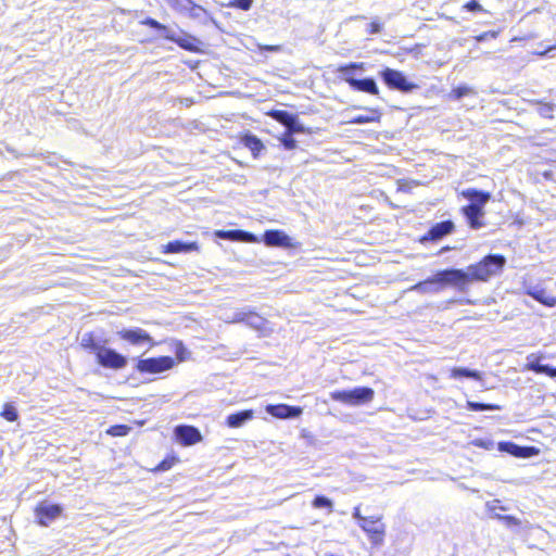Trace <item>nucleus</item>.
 Instances as JSON below:
<instances>
[{
	"mask_svg": "<svg viewBox=\"0 0 556 556\" xmlns=\"http://www.w3.org/2000/svg\"><path fill=\"white\" fill-rule=\"evenodd\" d=\"M506 264V258L501 254H489L477 264L469 265L466 269H457L462 274L458 285L459 291L465 292L467 285L473 281H488L501 274Z\"/></svg>",
	"mask_w": 556,
	"mask_h": 556,
	"instance_id": "obj_1",
	"label": "nucleus"
},
{
	"mask_svg": "<svg viewBox=\"0 0 556 556\" xmlns=\"http://www.w3.org/2000/svg\"><path fill=\"white\" fill-rule=\"evenodd\" d=\"M462 277L455 268L438 271L434 276L414 285L409 290L420 294L439 293L445 286H452L459 290L458 279Z\"/></svg>",
	"mask_w": 556,
	"mask_h": 556,
	"instance_id": "obj_2",
	"label": "nucleus"
},
{
	"mask_svg": "<svg viewBox=\"0 0 556 556\" xmlns=\"http://www.w3.org/2000/svg\"><path fill=\"white\" fill-rule=\"evenodd\" d=\"M375 391L369 387H357L352 390L333 391L330 397L333 401L350 405L359 406L372 401Z\"/></svg>",
	"mask_w": 556,
	"mask_h": 556,
	"instance_id": "obj_3",
	"label": "nucleus"
},
{
	"mask_svg": "<svg viewBox=\"0 0 556 556\" xmlns=\"http://www.w3.org/2000/svg\"><path fill=\"white\" fill-rule=\"evenodd\" d=\"M380 77L389 88L401 92L407 93L418 88L416 84L409 83L402 72L393 68H384L380 72Z\"/></svg>",
	"mask_w": 556,
	"mask_h": 556,
	"instance_id": "obj_4",
	"label": "nucleus"
},
{
	"mask_svg": "<svg viewBox=\"0 0 556 556\" xmlns=\"http://www.w3.org/2000/svg\"><path fill=\"white\" fill-rule=\"evenodd\" d=\"M175 365L170 356H160L139 359L136 369L141 374H161L169 370Z\"/></svg>",
	"mask_w": 556,
	"mask_h": 556,
	"instance_id": "obj_5",
	"label": "nucleus"
},
{
	"mask_svg": "<svg viewBox=\"0 0 556 556\" xmlns=\"http://www.w3.org/2000/svg\"><path fill=\"white\" fill-rule=\"evenodd\" d=\"M361 529L368 535L372 545H382L386 535V526L381 522V516H370L359 522Z\"/></svg>",
	"mask_w": 556,
	"mask_h": 556,
	"instance_id": "obj_6",
	"label": "nucleus"
},
{
	"mask_svg": "<svg viewBox=\"0 0 556 556\" xmlns=\"http://www.w3.org/2000/svg\"><path fill=\"white\" fill-rule=\"evenodd\" d=\"M96 357L98 364L104 368L122 369L127 365L126 356L104 345L99 350Z\"/></svg>",
	"mask_w": 556,
	"mask_h": 556,
	"instance_id": "obj_7",
	"label": "nucleus"
},
{
	"mask_svg": "<svg viewBox=\"0 0 556 556\" xmlns=\"http://www.w3.org/2000/svg\"><path fill=\"white\" fill-rule=\"evenodd\" d=\"M116 334L119 339L135 346L148 344L150 348H152L155 345L153 338L146 330L138 327L128 329L124 328L118 330Z\"/></svg>",
	"mask_w": 556,
	"mask_h": 556,
	"instance_id": "obj_8",
	"label": "nucleus"
},
{
	"mask_svg": "<svg viewBox=\"0 0 556 556\" xmlns=\"http://www.w3.org/2000/svg\"><path fill=\"white\" fill-rule=\"evenodd\" d=\"M454 223L452 220H443L433 225L429 231L420 239L421 243L426 241H439L454 230Z\"/></svg>",
	"mask_w": 556,
	"mask_h": 556,
	"instance_id": "obj_9",
	"label": "nucleus"
},
{
	"mask_svg": "<svg viewBox=\"0 0 556 556\" xmlns=\"http://www.w3.org/2000/svg\"><path fill=\"white\" fill-rule=\"evenodd\" d=\"M266 412L276 418L287 419L300 417L303 409L300 406H290L287 404H269L266 406Z\"/></svg>",
	"mask_w": 556,
	"mask_h": 556,
	"instance_id": "obj_10",
	"label": "nucleus"
},
{
	"mask_svg": "<svg viewBox=\"0 0 556 556\" xmlns=\"http://www.w3.org/2000/svg\"><path fill=\"white\" fill-rule=\"evenodd\" d=\"M263 241L268 247H292L291 238L281 230H266L263 235Z\"/></svg>",
	"mask_w": 556,
	"mask_h": 556,
	"instance_id": "obj_11",
	"label": "nucleus"
},
{
	"mask_svg": "<svg viewBox=\"0 0 556 556\" xmlns=\"http://www.w3.org/2000/svg\"><path fill=\"white\" fill-rule=\"evenodd\" d=\"M346 83L352 89L356 91L367 92L374 96L379 93L378 86L374 78L367 77L357 79L353 76H346Z\"/></svg>",
	"mask_w": 556,
	"mask_h": 556,
	"instance_id": "obj_12",
	"label": "nucleus"
},
{
	"mask_svg": "<svg viewBox=\"0 0 556 556\" xmlns=\"http://www.w3.org/2000/svg\"><path fill=\"white\" fill-rule=\"evenodd\" d=\"M175 435L184 445H192L201 440L200 431L192 426L176 427Z\"/></svg>",
	"mask_w": 556,
	"mask_h": 556,
	"instance_id": "obj_13",
	"label": "nucleus"
},
{
	"mask_svg": "<svg viewBox=\"0 0 556 556\" xmlns=\"http://www.w3.org/2000/svg\"><path fill=\"white\" fill-rule=\"evenodd\" d=\"M62 513V507L58 504H41L36 509V515L39 523L47 526L50 521L59 517Z\"/></svg>",
	"mask_w": 556,
	"mask_h": 556,
	"instance_id": "obj_14",
	"label": "nucleus"
},
{
	"mask_svg": "<svg viewBox=\"0 0 556 556\" xmlns=\"http://www.w3.org/2000/svg\"><path fill=\"white\" fill-rule=\"evenodd\" d=\"M541 356H536L535 354H530L527 359L528 363L526 364V369L536 372V374H544L551 378H556V367H553L551 365L541 364L540 359Z\"/></svg>",
	"mask_w": 556,
	"mask_h": 556,
	"instance_id": "obj_15",
	"label": "nucleus"
},
{
	"mask_svg": "<svg viewBox=\"0 0 556 556\" xmlns=\"http://www.w3.org/2000/svg\"><path fill=\"white\" fill-rule=\"evenodd\" d=\"M462 212L471 229L477 230L484 226V223L482 222L485 214L484 210L468 204L462 208Z\"/></svg>",
	"mask_w": 556,
	"mask_h": 556,
	"instance_id": "obj_16",
	"label": "nucleus"
},
{
	"mask_svg": "<svg viewBox=\"0 0 556 556\" xmlns=\"http://www.w3.org/2000/svg\"><path fill=\"white\" fill-rule=\"evenodd\" d=\"M462 195L470 201V205L484 210V205L491 199L490 192L468 188L462 191Z\"/></svg>",
	"mask_w": 556,
	"mask_h": 556,
	"instance_id": "obj_17",
	"label": "nucleus"
},
{
	"mask_svg": "<svg viewBox=\"0 0 556 556\" xmlns=\"http://www.w3.org/2000/svg\"><path fill=\"white\" fill-rule=\"evenodd\" d=\"M164 38L177 43L180 48L185 50L193 51L195 49L194 42L197 41V39L185 33L178 34L177 31L172 29L170 33L164 35Z\"/></svg>",
	"mask_w": 556,
	"mask_h": 556,
	"instance_id": "obj_18",
	"label": "nucleus"
},
{
	"mask_svg": "<svg viewBox=\"0 0 556 556\" xmlns=\"http://www.w3.org/2000/svg\"><path fill=\"white\" fill-rule=\"evenodd\" d=\"M216 236L220 239L231 240V241H247V242H255L256 237L244 230H218L216 231Z\"/></svg>",
	"mask_w": 556,
	"mask_h": 556,
	"instance_id": "obj_19",
	"label": "nucleus"
},
{
	"mask_svg": "<svg viewBox=\"0 0 556 556\" xmlns=\"http://www.w3.org/2000/svg\"><path fill=\"white\" fill-rule=\"evenodd\" d=\"M500 448L517 457H529L538 453L535 447L520 446L510 442L500 443Z\"/></svg>",
	"mask_w": 556,
	"mask_h": 556,
	"instance_id": "obj_20",
	"label": "nucleus"
},
{
	"mask_svg": "<svg viewBox=\"0 0 556 556\" xmlns=\"http://www.w3.org/2000/svg\"><path fill=\"white\" fill-rule=\"evenodd\" d=\"M527 294H529L531 298H533L534 300H536L538 302L542 303L547 307H553L556 305V298L548 294L546 290L540 287L529 288L527 290Z\"/></svg>",
	"mask_w": 556,
	"mask_h": 556,
	"instance_id": "obj_21",
	"label": "nucleus"
},
{
	"mask_svg": "<svg viewBox=\"0 0 556 556\" xmlns=\"http://www.w3.org/2000/svg\"><path fill=\"white\" fill-rule=\"evenodd\" d=\"M252 418H253V410H251V409L241 410V412L229 415L227 417V425L230 428H239L244 422L251 420Z\"/></svg>",
	"mask_w": 556,
	"mask_h": 556,
	"instance_id": "obj_22",
	"label": "nucleus"
},
{
	"mask_svg": "<svg viewBox=\"0 0 556 556\" xmlns=\"http://www.w3.org/2000/svg\"><path fill=\"white\" fill-rule=\"evenodd\" d=\"M244 324L252 329L262 330L265 328L266 319L258 315L253 309H251L250 307H248Z\"/></svg>",
	"mask_w": 556,
	"mask_h": 556,
	"instance_id": "obj_23",
	"label": "nucleus"
},
{
	"mask_svg": "<svg viewBox=\"0 0 556 556\" xmlns=\"http://www.w3.org/2000/svg\"><path fill=\"white\" fill-rule=\"evenodd\" d=\"M185 13H187L190 18L199 21L203 24L212 21V17L207 11L193 2L189 5V9Z\"/></svg>",
	"mask_w": 556,
	"mask_h": 556,
	"instance_id": "obj_24",
	"label": "nucleus"
},
{
	"mask_svg": "<svg viewBox=\"0 0 556 556\" xmlns=\"http://www.w3.org/2000/svg\"><path fill=\"white\" fill-rule=\"evenodd\" d=\"M451 378L459 379V378H470L475 380H481L482 374L478 370L469 369L466 367H454L451 369Z\"/></svg>",
	"mask_w": 556,
	"mask_h": 556,
	"instance_id": "obj_25",
	"label": "nucleus"
},
{
	"mask_svg": "<svg viewBox=\"0 0 556 556\" xmlns=\"http://www.w3.org/2000/svg\"><path fill=\"white\" fill-rule=\"evenodd\" d=\"M198 249L195 242L186 243L182 241H172L165 245V252L167 253H182V252H191Z\"/></svg>",
	"mask_w": 556,
	"mask_h": 556,
	"instance_id": "obj_26",
	"label": "nucleus"
},
{
	"mask_svg": "<svg viewBox=\"0 0 556 556\" xmlns=\"http://www.w3.org/2000/svg\"><path fill=\"white\" fill-rule=\"evenodd\" d=\"M247 308L248 306L238 308L233 312H224L219 318L228 324L244 323Z\"/></svg>",
	"mask_w": 556,
	"mask_h": 556,
	"instance_id": "obj_27",
	"label": "nucleus"
},
{
	"mask_svg": "<svg viewBox=\"0 0 556 556\" xmlns=\"http://www.w3.org/2000/svg\"><path fill=\"white\" fill-rule=\"evenodd\" d=\"M380 113L374 109H367V114H359L353 116L349 123L351 124H367L372 122H379Z\"/></svg>",
	"mask_w": 556,
	"mask_h": 556,
	"instance_id": "obj_28",
	"label": "nucleus"
},
{
	"mask_svg": "<svg viewBox=\"0 0 556 556\" xmlns=\"http://www.w3.org/2000/svg\"><path fill=\"white\" fill-rule=\"evenodd\" d=\"M80 345L84 349L89 350L90 352L94 353L96 355L98 354L99 350H101V348L103 346L100 343L94 341L91 333H85L81 337Z\"/></svg>",
	"mask_w": 556,
	"mask_h": 556,
	"instance_id": "obj_29",
	"label": "nucleus"
},
{
	"mask_svg": "<svg viewBox=\"0 0 556 556\" xmlns=\"http://www.w3.org/2000/svg\"><path fill=\"white\" fill-rule=\"evenodd\" d=\"M243 141L244 146L249 148L255 156L264 149L262 141L253 135L245 136Z\"/></svg>",
	"mask_w": 556,
	"mask_h": 556,
	"instance_id": "obj_30",
	"label": "nucleus"
},
{
	"mask_svg": "<svg viewBox=\"0 0 556 556\" xmlns=\"http://www.w3.org/2000/svg\"><path fill=\"white\" fill-rule=\"evenodd\" d=\"M467 408L472 412H480V410H501L502 407L496 404H484L479 403L475 401H467L466 404Z\"/></svg>",
	"mask_w": 556,
	"mask_h": 556,
	"instance_id": "obj_31",
	"label": "nucleus"
},
{
	"mask_svg": "<svg viewBox=\"0 0 556 556\" xmlns=\"http://www.w3.org/2000/svg\"><path fill=\"white\" fill-rule=\"evenodd\" d=\"M355 70H365V63H350L348 65L340 66L338 73L346 81V76H352Z\"/></svg>",
	"mask_w": 556,
	"mask_h": 556,
	"instance_id": "obj_32",
	"label": "nucleus"
},
{
	"mask_svg": "<svg viewBox=\"0 0 556 556\" xmlns=\"http://www.w3.org/2000/svg\"><path fill=\"white\" fill-rule=\"evenodd\" d=\"M476 94V91L469 87V86H458L457 88H454L452 92L450 93V98L454 100H460L462 98L466 96H473Z\"/></svg>",
	"mask_w": 556,
	"mask_h": 556,
	"instance_id": "obj_33",
	"label": "nucleus"
},
{
	"mask_svg": "<svg viewBox=\"0 0 556 556\" xmlns=\"http://www.w3.org/2000/svg\"><path fill=\"white\" fill-rule=\"evenodd\" d=\"M141 24L147 25L156 30H160L162 33L161 34L162 37H164V35H166L167 33H170V30H172V28L161 24L160 22H157L156 20H154L152 17H147L146 20H143L141 22Z\"/></svg>",
	"mask_w": 556,
	"mask_h": 556,
	"instance_id": "obj_34",
	"label": "nucleus"
},
{
	"mask_svg": "<svg viewBox=\"0 0 556 556\" xmlns=\"http://www.w3.org/2000/svg\"><path fill=\"white\" fill-rule=\"evenodd\" d=\"M1 416L8 421H15L18 418V413L11 403H7L4 404Z\"/></svg>",
	"mask_w": 556,
	"mask_h": 556,
	"instance_id": "obj_35",
	"label": "nucleus"
},
{
	"mask_svg": "<svg viewBox=\"0 0 556 556\" xmlns=\"http://www.w3.org/2000/svg\"><path fill=\"white\" fill-rule=\"evenodd\" d=\"M290 122H288L285 126L287 128V134L294 132H303L304 127L299 123L298 117L293 115L292 117H288Z\"/></svg>",
	"mask_w": 556,
	"mask_h": 556,
	"instance_id": "obj_36",
	"label": "nucleus"
},
{
	"mask_svg": "<svg viewBox=\"0 0 556 556\" xmlns=\"http://www.w3.org/2000/svg\"><path fill=\"white\" fill-rule=\"evenodd\" d=\"M168 5L173 9L179 11L180 13H185L189 5L192 3V0H166Z\"/></svg>",
	"mask_w": 556,
	"mask_h": 556,
	"instance_id": "obj_37",
	"label": "nucleus"
},
{
	"mask_svg": "<svg viewBox=\"0 0 556 556\" xmlns=\"http://www.w3.org/2000/svg\"><path fill=\"white\" fill-rule=\"evenodd\" d=\"M313 506L315 508H328L330 511L332 510V501L324 495H317L313 501Z\"/></svg>",
	"mask_w": 556,
	"mask_h": 556,
	"instance_id": "obj_38",
	"label": "nucleus"
},
{
	"mask_svg": "<svg viewBox=\"0 0 556 556\" xmlns=\"http://www.w3.org/2000/svg\"><path fill=\"white\" fill-rule=\"evenodd\" d=\"M555 105L551 103H539L538 113L545 118H552Z\"/></svg>",
	"mask_w": 556,
	"mask_h": 556,
	"instance_id": "obj_39",
	"label": "nucleus"
},
{
	"mask_svg": "<svg viewBox=\"0 0 556 556\" xmlns=\"http://www.w3.org/2000/svg\"><path fill=\"white\" fill-rule=\"evenodd\" d=\"M497 519L503 521L504 525L508 528L511 527H520L522 525V521L514 516L507 515V516H497Z\"/></svg>",
	"mask_w": 556,
	"mask_h": 556,
	"instance_id": "obj_40",
	"label": "nucleus"
},
{
	"mask_svg": "<svg viewBox=\"0 0 556 556\" xmlns=\"http://www.w3.org/2000/svg\"><path fill=\"white\" fill-rule=\"evenodd\" d=\"M252 4L253 0H231L228 7L248 11L251 9Z\"/></svg>",
	"mask_w": 556,
	"mask_h": 556,
	"instance_id": "obj_41",
	"label": "nucleus"
},
{
	"mask_svg": "<svg viewBox=\"0 0 556 556\" xmlns=\"http://www.w3.org/2000/svg\"><path fill=\"white\" fill-rule=\"evenodd\" d=\"M293 134H285L281 138H280V142L282 143V146L285 147V149L287 150H293L295 147H296V141L294 140V138L292 137Z\"/></svg>",
	"mask_w": 556,
	"mask_h": 556,
	"instance_id": "obj_42",
	"label": "nucleus"
},
{
	"mask_svg": "<svg viewBox=\"0 0 556 556\" xmlns=\"http://www.w3.org/2000/svg\"><path fill=\"white\" fill-rule=\"evenodd\" d=\"M130 428L124 425L113 426L109 429L108 433L114 437H123L129 432Z\"/></svg>",
	"mask_w": 556,
	"mask_h": 556,
	"instance_id": "obj_43",
	"label": "nucleus"
},
{
	"mask_svg": "<svg viewBox=\"0 0 556 556\" xmlns=\"http://www.w3.org/2000/svg\"><path fill=\"white\" fill-rule=\"evenodd\" d=\"M464 9L470 12L483 11V8L477 0H471L464 5Z\"/></svg>",
	"mask_w": 556,
	"mask_h": 556,
	"instance_id": "obj_44",
	"label": "nucleus"
},
{
	"mask_svg": "<svg viewBox=\"0 0 556 556\" xmlns=\"http://www.w3.org/2000/svg\"><path fill=\"white\" fill-rule=\"evenodd\" d=\"M176 355H177V358L179 361H184L185 359V353L187 352L186 348L184 346V344L181 342H177L176 343Z\"/></svg>",
	"mask_w": 556,
	"mask_h": 556,
	"instance_id": "obj_45",
	"label": "nucleus"
},
{
	"mask_svg": "<svg viewBox=\"0 0 556 556\" xmlns=\"http://www.w3.org/2000/svg\"><path fill=\"white\" fill-rule=\"evenodd\" d=\"M498 503H500L498 500H494L492 502H489L486 504V507H488L489 511L494 514L496 509L506 510V508L504 506H498Z\"/></svg>",
	"mask_w": 556,
	"mask_h": 556,
	"instance_id": "obj_46",
	"label": "nucleus"
},
{
	"mask_svg": "<svg viewBox=\"0 0 556 556\" xmlns=\"http://www.w3.org/2000/svg\"><path fill=\"white\" fill-rule=\"evenodd\" d=\"M293 114H290L288 112H285V111H279L277 112V119L282 123L283 125H286L288 122H290V119L288 117H292Z\"/></svg>",
	"mask_w": 556,
	"mask_h": 556,
	"instance_id": "obj_47",
	"label": "nucleus"
},
{
	"mask_svg": "<svg viewBox=\"0 0 556 556\" xmlns=\"http://www.w3.org/2000/svg\"><path fill=\"white\" fill-rule=\"evenodd\" d=\"M353 518L358 520V523L359 522H363V520H366L368 517H364L362 514H361V509H359V506H356L353 510Z\"/></svg>",
	"mask_w": 556,
	"mask_h": 556,
	"instance_id": "obj_48",
	"label": "nucleus"
},
{
	"mask_svg": "<svg viewBox=\"0 0 556 556\" xmlns=\"http://www.w3.org/2000/svg\"><path fill=\"white\" fill-rule=\"evenodd\" d=\"M369 27H370L369 34H378L381 30V26L377 22H371Z\"/></svg>",
	"mask_w": 556,
	"mask_h": 556,
	"instance_id": "obj_49",
	"label": "nucleus"
},
{
	"mask_svg": "<svg viewBox=\"0 0 556 556\" xmlns=\"http://www.w3.org/2000/svg\"><path fill=\"white\" fill-rule=\"evenodd\" d=\"M262 49L269 52H278L280 51V46H264Z\"/></svg>",
	"mask_w": 556,
	"mask_h": 556,
	"instance_id": "obj_50",
	"label": "nucleus"
},
{
	"mask_svg": "<svg viewBox=\"0 0 556 556\" xmlns=\"http://www.w3.org/2000/svg\"><path fill=\"white\" fill-rule=\"evenodd\" d=\"M169 468H170V465H169V464H167V462H165V460H164V462H162V463L159 465V469H160V470H167V469H169Z\"/></svg>",
	"mask_w": 556,
	"mask_h": 556,
	"instance_id": "obj_51",
	"label": "nucleus"
},
{
	"mask_svg": "<svg viewBox=\"0 0 556 556\" xmlns=\"http://www.w3.org/2000/svg\"><path fill=\"white\" fill-rule=\"evenodd\" d=\"M459 303L472 304V301L471 300H459Z\"/></svg>",
	"mask_w": 556,
	"mask_h": 556,
	"instance_id": "obj_52",
	"label": "nucleus"
},
{
	"mask_svg": "<svg viewBox=\"0 0 556 556\" xmlns=\"http://www.w3.org/2000/svg\"><path fill=\"white\" fill-rule=\"evenodd\" d=\"M556 47H549V49H547L546 51L542 52L541 54H546L547 52H549L551 50L555 49Z\"/></svg>",
	"mask_w": 556,
	"mask_h": 556,
	"instance_id": "obj_53",
	"label": "nucleus"
},
{
	"mask_svg": "<svg viewBox=\"0 0 556 556\" xmlns=\"http://www.w3.org/2000/svg\"><path fill=\"white\" fill-rule=\"evenodd\" d=\"M497 516H502L501 513H494L493 517L497 519Z\"/></svg>",
	"mask_w": 556,
	"mask_h": 556,
	"instance_id": "obj_54",
	"label": "nucleus"
},
{
	"mask_svg": "<svg viewBox=\"0 0 556 556\" xmlns=\"http://www.w3.org/2000/svg\"><path fill=\"white\" fill-rule=\"evenodd\" d=\"M447 250H450V248H448V247H445V248H443V249L441 250V253H442V252H444V251H447Z\"/></svg>",
	"mask_w": 556,
	"mask_h": 556,
	"instance_id": "obj_55",
	"label": "nucleus"
},
{
	"mask_svg": "<svg viewBox=\"0 0 556 556\" xmlns=\"http://www.w3.org/2000/svg\"><path fill=\"white\" fill-rule=\"evenodd\" d=\"M525 528L529 529L530 528V525L529 522L526 523Z\"/></svg>",
	"mask_w": 556,
	"mask_h": 556,
	"instance_id": "obj_56",
	"label": "nucleus"
}]
</instances>
